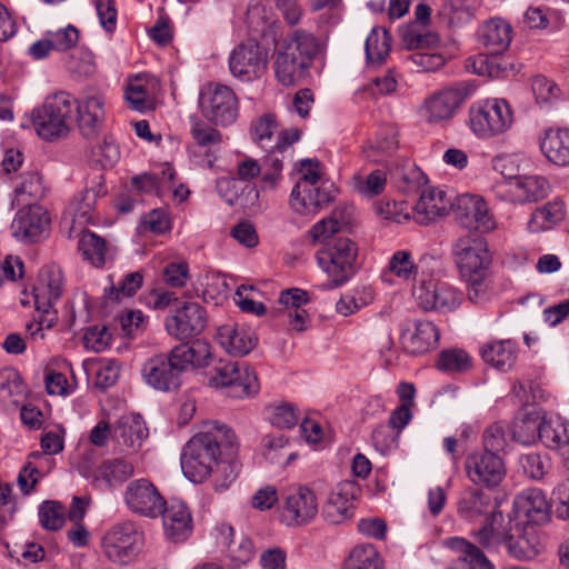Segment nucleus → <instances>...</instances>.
I'll list each match as a JSON object with an SVG mask.
<instances>
[{
	"label": "nucleus",
	"mask_w": 569,
	"mask_h": 569,
	"mask_svg": "<svg viewBox=\"0 0 569 569\" xmlns=\"http://www.w3.org/2000/svg\"><path fill=\"white\" fill-rule=\"evenodd\" d=\"M310 300L309 293L299 288H291L280 293L279 305L282 306L279 312L283 313L292 330L302 332L307 330L310 317L301 307Z\"/></svg>",
	"instance_id": "obj_33"
},
{
	"label": "nucleus",
	"mask_w": 569,
	"mask_h": 569,
	"mask_svg": "<svg viewBox=\"0 0 569 569\" xmlns=\"http://www.w3.org/2000/svg\"><path fill=\"white\" fill-rule=\"evenodd\" d=\"M470 128L476 136L490 139L508 132L515 122L511 106L505 99H487L469 111Z\"/></svg>",
	"instance_id": "obj_4"
},
{
	"label": "nucleus",
	"mask_w": 569,
	"mask_h": 569,
	"mask_svg": "<svg viewBox=\"0 0 569 569\" xmlns=\"http://www.w3.org/2000/svg\"><path fill=\"white\" fill-rule=\"evenodd\" d=\"M483 361L500 371H508L516 362V348L511 340H495L485 343L480 350Z\"/></svg>",
	"instance_id": "obj_39"
},
{
	"label": "nucleus",
	"mask_w": 569,
	"mask_h": 569,
	"mask_svg": "<svg viewBox=\"0 0 569 569\" xmlns=\"http://www.w3.org/2000/svg\"><path fill=\"white\" fill-rule=\"evenodd\" d=\"M50 221V216L43 207L29 204L17 212L11 223L12 234L20 241H37L47 232Z\"/></svg>",
	"instance_id": "obj_21"
},
{
	"label": "nucleus",
	"mask_w": 569,
	"mask_h": 569,
	"mask_svg": "<svg viewBox=\"0 0 569 569\" xmlns=\"http://www.w3.org/2000/svg\"><path fill=\"white\" fill-rule=\"evenodd\" d=\"M62 288L63 276L61 269L57 266L43 267L33 287L36 309L43 313H49L53 302L60 298Z\"/></svg>",
	"instance_id": "obj_26"
},
{
	"label": "nucleus",
	"mask_w": 569,
	"mask_h": 569,
	"mask_svg": "<svg viewBox=\"0 0 569 569\" xmlns=\"http://www.w3.org/2000/svg\"><path fill=\"white\" fill-rule=\"evenodd\" d=\"M402 42L408 49L423 51L439 42L438 34L433 32H421L416 27L406 30L402 33Z\"/></svg>",
	"instance_id": "obj_64"
},
{
	"label": "nucleus",
	"mask_w": 569,
	"mask_h": 569,
	"mask_svg": "<svg viewBox=\"0 0 569 569\" xmlns=\"http://www.w3.org/2000/svg\"><path fill=\"white\" fill-rule=\"evenodd\" d=\"M540 440L559 452L569 445V423L560 416L546 417L543 413Z\"/></svg>",
	"instance_id": "obj_44"
},
{
	"label": "nucleus",
	"mask_w": 569,
	"mask_h": 569,
	"mask_svg": "<svg viewBox=\"0 0 569 569\" xmlns=\"http://www.w3.org/2000/svg\"><path fill=\"white\" fill-rule=\"evenodd\" d=\"M465 469L471 482L486 487L498 486L506 476V467L502 459L492 452L469 455L466 458Z\"/></svg>",
	"instance_id": "obj_18"
},
{
	"label": "nucleus",
	"mask_w": 569,
	"mask_h": 569,
	"mask_svg": "<svg viewBox=\"0 0 569 569\" xmlns=\"http://www.w3.org/2000/svg\"><path fill=\"white\" fill-rule=\"evenodd\" d=\"M270 423L280 429L293 428L298 422V416L293 406L288 403L270 405L266 408Z\"/></svg>",
	"instance_id": "obj_57"
},
{
	"label": "nucleus",
	"mask_w": 569,
	"mask_h": 569,
	"mask_svg": "<svg viewBox=\"0 0 569 569\" xmlns=\"http://www.w3.org/2000/svg\"><path fill=\"white\" fill-rule=\"evenodd\" d=\"M173 358L178 360L183 372L189 369H200L208 367L213 358L212 348L204 340H194L191 343H181L172 349Z\"/></svg>",
	"instance_id": "obj_36"
},
{
	"label": "nucleus",
	"mask_w": 569,
	"mask_h": 569,
	"mask_svg": "<svg viewBox=\"0 0 569 569\" xmlns=\"http://www.w3.org/2000/svg\"><path fill=\"white\" fill-rule=\"evenodd\" d=\"M64 508L57 502H43L39 510L41 525L49 530H57L63 526Z\"/></svg>",
	"instance_id": "obj_61"
},
{
	"label": "nucleus",
	"mask_w": 569,
	"mask_h": 569,
	"mask_svg": "<svg viewBox=\"0 0 569 569\" xmlns=\"http://www.w3.org/2000/svg\"><path fill=\"white\" fill-rule=\"evenodd\" d=\"M445 545L458 553L455 567L451 569H492L491 562L475 545L462 538H449Z\"/></svg>",
	"instance_id": "obj_37"
},
{
	"label": "nucleus",
	"mask_w": 569,
	"mask_h": 569,
	"mask_svg": "<svg viewBox=\"0 0 569 569\" xmlns=\"http://www.w3.org/2000/svg\"><path fill=\"white\" fill-rule=\"evenodd\" d=\"M508 446V439L505 427L501 423H493L485 430L483 433V452H492L499 455L505 451Z\"/></svg>",
	"instance_id": "obj_62"
},
{
	"label": "nucleus",
	"mask_w": 569,
	"mask_h": 569,
	"mask_svg": "<svg viewBox=\"0 0 569 569\" xmlns=\"http://www.w3.org/2000/svg\"><path fill=\"white\" fill-rule=\"evenodd\" d=\"M73 111L74 99L67 92H58L32 111L33 127L44 140L61 138L69 132V120Z\"/></svg>",
	"instance_id": "obj_3"
},
{
	"label": "nucleus",
	"mask_w": 569,
	"mask_h": 569,
	"mask_svg": "<svg viewBox=\"0 0 569 569\" xmlns=\"http://www.w3.org/2000/svg\"><path fill=\"white\" fill-rule=\"evenodd\" d=\"M512 33V27L508 21L492 18L480 27L479 40L489 52L499 54L509 48Z\"/></svg>",
	"instance_id": "obj_35"
},
{
	"label": "nucleus",
	"mask_w": 569,
	"mask_h": 569,
	"mask_svg": "<svg viewBox=\"0 0 569 569\" xmlns=\"http://www.w3.org/2000/svg\"><path fill=\"white\" fill-rule=\"evenodd\" d=\"M104 98L101 93L92 92L74 100L77 126L80 133L87 139L96 138L103 124L106 110Z\"/></svg>",
	"instance_id": "obj_22"
},
{
	"label": "nucleus",
	"mask_w": 569,
	"mask_h": 569,
	"mask_svg": "<svg viewBox=\"0 0 569 569\" xmlns=\"http://www.w3.org/2000/svg\"><path fill=\"white\" fill-rule=\"evenodd\" d=\"M472 359L463 349L442 350L437 360V368L447 373H463L471 369Z\"/></svg>",
	"instance_id": "obj_49"
},
{
	"label": "nucleus",
	"mask_w": 569,
	"mask_h": 569,
	"mask_svg": "<svg viewBox=\"0 0 569 569\" xmlns=\"http://www.w3.org/2000/svg\"><path fill=\"white\" fill-rule=\"evenodd\" d=\"M200 108L203 117L214 124L228 126L238 117V99L224 84L206 86L200 93Z\"/></svg>",
	"instance_id": "obj_11"
},
{
	"label": "nucleus",
	"mask_w": 569,
	"mask_h": 569,
	"mask_svg": "<svg viewBox=\"0 0 569 569\" xmlns=\"http://www.w3.org/2000/svg\"><path fill=\"white\" fill-rule=\"evenodd\" d=\"M319 49L315 36L301 30L296 31L277 50L273 63L277 80L284 87L300 83Z\"/></svg>",
	"instance_id": "obj_2"
},
{
	"label": "nucleus",
	"mask_w": 569,
	"mask_h": 569,
	"mask_svg": "<svg viewBox=\"0 0 569 569\" xmlns=\"http://www.w3.org/2000/svg\"><path fill=\"white\" fill-rule=\"evenodd\" d=\"M343 569H385V562L376 547L365 543L350 551Z\"/></svg>",
	"instance_id": "obj_46"
},
{
	"label": "nucleus",
	"mask_w": 569,
	"mask_h": 569,
	"mask_svg": "<svg viewBox=\"0 0 569 569\" xmlns=\"http://www.w3.org/2000/svg\"><path fill=\"white\" fill-rule=\"evenodd\" d=\"M268 64V53L253 40L236 47L229 58V69L233 77L241 81L261 78Z\"/></svg>",
	"instance_id": "obj_14"
},
{
	"label": "nucleus",
	"mask_w": 569,
	"mask_h": 569,
	"mask_svg": "<svg viewBox=\"0 0 569 569\" xmlns=\"http://www.w3.org/2000/svg\"><path fill=\"white\" fill-rule=\"evenodd\" d=\"M412 295L422 310L439 313L456 310L462 301L456 287L433 274L422 276L413 287Z\"/></svg>",
	"instance_id": "obj_5"
},
{
	"label": "nucleus",
	"mask_w": 569,
	"mask_h": 569,
	"mask_svg": "<svg viewBox=\"0 0 569 569\" xmlns=\"http://www.w3.org/2000/svg\"><path fill=\"white\" fill-rule=\"evenodd\" d=\"M26 393V387L17 370L3 368L0 370V400L19 405Z\"/></svg>",
	"instance_id": "obj_48"
},
{
	"label": "nucleus",
	"mask_w": 569,
	"mask_h": 569,
	"mask_svg": "<svg viewBox=\"0 0 569 569\" xmlns=\"http://www.w3.org/2000/svg\"><path fill=\"white\" fill-rule=\"evenodd\" d=\"M228 387V395L232 398H249L259 392V381L256 372L243 363L241 373Z\"/></svg>",
	"instance_id": "obj_52"
},
{
	"label": "nucleus",
	"mask_w": 569,
	"mask_h": 569,
	"mask_svg": "<svg viewBox=\"0 0 569 569\" xmlns=\"http://www.w3.org/2000/svg\"><path fill=\"white\" fill-rule=\"evenodd\" d=\"M385 171L375 170L368 176L356 174L352 177V186L357 192L365 197H375L381 193L386 187Z\"/></svg>",
	"instance_id": "obj_55"
},
{
	"label": "nucleus",
	"mask_w": 569,
	"mask_h": 569,
	"mask_svg": "<svg viewBox=\"0 0 569 569\" xmlns=\"http://www.w3.org/2000/svg\"><path fill=\"white\" fill-rule=\"evenodd\" d=\"M42 451H34L29 455V459L18 476V485L24 495H28L39 480L40 471L37 460L44 455H57L63 450V436L60 431H48L41 437Z\"/></svg>",
	"instance_id": "obj_24"
},
{
	"label": "nucleus",
	"mask_w": 569,
	"mask_h": 569,
	"mask_svg": "<svg viewBox=\"0 0 569 569\" xmlns=\"http://www.w3.org/2000/svg\"><path fill=\"white\" fill-rule=\"evenodd\" d=\"M520 465L523 472L535 480L542 479L551 466L548 456L536 452L521 456Z\"/></svg>",
	"instance_id": "obj_60"
},
{
	"label": "nucleus",
	"mask_w": 569,
	"mask_h": 569,
	"mask_svg": "<svg viewBox=\"0 0 569 569\" xmlns=\"http://www.w3.org/2000/svg\"><path fill=\"white\" fill-rule=\"evenodd\" d=\"M46 194L42 177L37 171L23 172L14 186V197L18 203L38 201Z\"/></svg>",
	"instance_id": "obj_45"
},
{
	"label": "nucleus",
	"mask_w": 569,
	"mask_h": 569,
	"mask_svg": "<svg viewBox=\"0 0 569 569\" xmlns=\"http://www.w3.org/2000/svg\"><path fill=\"white\" fill-rule=\"evenodd\" d=\"M98 199L96 189H87L71 200L64 211L63 218L70 220L71 223L80 227L88 223L92 217Z\"/></svg>",
	"instance_id": "obj_43"
},
{
	"label": "nucleus",
	"mask_w": 569,
	"mask_h": 569,
	"mask_svg": "<svg viewBox=\"0 0 569 569\" xmlns=\"http://www.w3.org/2000/svg\"><path fill=\"white\" fill-rule=\"evenodd\" d=\"M143 276L140 271L128 273L118 286H111L106 292L110 300H120L133 296L142 286Z\"/></svg>",
	"instance_id": "obj_59"
},
{
	"label": "nucleus",
	"mask_w": 569,
	"mask_h": 569,
	"mask_svg": "<svg viewBox=\"0 0 569 569\" xmlns=\"http://www.w3.org/2000/svg\"><path fill=\"white\" fill-rule=\"evenodd\" d=\"M217 539L224 547L226 558L230 566L239 568L247 565L253 557L252 541L242 533L236 535L232 527L221 523L217 527Z\"/></svg>",
	"instance_id": "obj_27"
},
{
	"label": "nucleus",
	"mask_w": 569,
	"mask_h": 569,
	"mask_svg": "<svg viewBox=\"0 0 569 569\" xmlns=\"http://www.w3.org/2000/svg\"><path fill=\"white\" fill-rule=\"evenodd\" d=\"M163 528L166 535L176 541L184 540L192 530L191 512L187 505L180 500H171L164 506Z\"/></svg>",
	"instance_id": "obj_34"
},
{
	"label": "nucleus",
	"mask_w": 569,
	"mask_h": 569,
	"mask_svg": "<svg viewBox=\"0 0 569 569\" xmlns=\"http://www.w3.org/2000/svg\"><path fill=\"white\" fill-rule=\"evenodd\" d=\"M565 203L561 200H552L537 208L529 221L528 230L532 233L550 230L565 219Z\"/></svg>",
	"instance_id": "obj_41"
},
{
	"label": "nucleus",
	"mask_w": 569,
	"mask_h": 569,
	"mask_svg": "<svg viewBox=\"0 0 569 569\" xmlns=\"http://www.w3.org/2000/svg\"><path fill=\"white\" fill-rule=\"evenodd\" d=\"M279 131L277 119L267 113L259 117L251 124L252 140L263 149H274L273 136Z\"/></svg>",
	"instance_id": "obj_51"
},
{
	"label": "nucleus",
	"mask_w": 569,
	"mask_h": 569,
	"mask_svg": "<svg viewBox=\"0 0 569 569\" xmlns=\"http://www.w3.org/2000/svg\"><path fill=\"white\" fill-rule=\"evenodd\" d=\"M191 134L196 143L204 149L207 156H210L223 140L219 130L204 123H196L191 129Z\"/></svg>",
	"instance_id": "obj_58"
},
{
	"label": "nucleus",
	"mask_w": 569,
	"mask_h": 569,
	"mask_svg": "<svg viewBox=\"0 0 569 569\" xmlns=\"http://www.w3.org/2000/svg\"><path fill=\"white\" fill-rule=\"evenodd\" d=\"M358 248L349 238H337L317 253L319 267L333 287L345 283L355 272Z\"/></svg>",
	"instance_id": "obj_6"
},
{
	"label": "nucleus",
	"mask_w": 569,
	"mask_h": 569,
	"mask_svg": "<svg viewBox=\"0 0 569 569\" xmlns=\"http://www.w3.org/2000/svg\"><path fill=\"white\" fill-rule=\"evenodd\" d=\"M450 207L451 202L443 190L427 187L421 191L413 208V218L420 224H428L447 214Z\"/></svg>",
	"instance_id": "obj_30"
},
{
	"label": "nucleus",
	"mask_w": 569,
	"mask_h": 569,
	"mask_svg": "<svg viewBox=\"0 0 569 569\" xmlns=\"http://www.w3.org/2000/svg\"><path fill=\"white\" fill-rule=\"evenodd\" d=\"M460 277L467 284V295L470 301L482 303L492 297L490 270H480Z\"/></svg>",
	"instance_id": "obj_47"
},
{
	"label": "nucleus",
	"mask_w": 569,
	"mask_h": 569,
	"mask_svg": "<svg viewBox=\"0 0 569 569\" xmlns=\"http://www.w3.org/2000/svg\"><path fill=\"white\" fill-rule=\"evenodd\" d=\"M207 326L203 307L194 301L184 302L176 315L167 318L166 328L174 338L182 340L201 333Z\"/></svg>",
	"instance_id": "obj_19"
},
{
	"label": "nucleus",
	"mask_w": 569,
	"mask_h": 569,
	"mask_svg": "<svg viewBox=\"0 0 569 569\" xmlns=\"http://www.w3.org/2000/svg\"><path fill=\"white\" fill-rule=\"evenodd\" d=\"M493 186L496 196L505 201L535 202L548 194L549 183L541 176H506Z\"/></svg>",
	"instance_id": "obj_12"
},
{
	"label": "nucleus",
	"mask_w": 569,
	"mask_h": 569,
	"mask_svg": "<svg viewBox=\"0 0 569 569\" xmlns=\"http://www.w3.org/2000/svg\"><path fill=\"white\" fill-rule=\"evenodd\" d=\"M471 93L467 83H456L429 94L419 107V117L428 124H439L453 118Z\"/></svg>",
	"instance_id": "obj_7"
},
{
	"label": "nucleus",
	"mask_w": 569,
	"mask_h": 569,
	"mask_svg": "<svg viewBox=\"0 0 569 569\" xmlns=\"http://www.w3.org/2000/svg\"><path fill=\"white\" fill-rule=\"evenodd\" d=\"M519 522L516 527H509L503 533V543L508 552L518 560H532L545 549L537 528L527 525L520 531Z\"/></svg>",
	"instance_id": "obj_25"
},
{
	"label": "nucleus",
	"mask_w": 569,
	"mask_h": 569,
	"mask_svg": "<svg viewBox=\"0 0 569 569\" xmlns=\"http://www.w3.org/2000/svg\"><path fill=\"white\" fill-rule=\"evenodd\" d=\"M142 533L132 522H122L109 529L101 540L103 555L112 562L127 565L139 553Z\"/></svg>",
	"instance_id": "obj_8"
},
{
	"label": "nucleus",
	"mask_w": 569,
	"mask_h": 569,
	"mask_svg": "<svg viewBox=\"0 0 569 569\" xmlns=\"http://www.w3.org/2000/svg\"><path fill=\"white\" fill-rule=\"evenodd\" d=\"M490 497L479 489H466L458 501V513L463 519L475 521L480 517L492 515Z\"/></svg>",
	"instance_id": "obj_38"
},
{
	"label": "nucleus",
	"mask_w": 569,
	"mask_h": 569,
	"mask_svg": "<svg viewBox=\"0 0 569 569\" xmlns=\"http://www.w3.org/2000/svg\"><path fill=\"white\" fill-rule=\"evenodd\" d=\"M217 340L230 355L247 356L257 345L254 332L244 326L228 323L218 328Z\"/></svg>",
	"instance_id": "obj_32"
},
{
	"label": "nucleus",
	"mask_w": 569,
	"mask_h": 569,
	"mask_svg": "<svg viewBox=\"0 0 569 569\" xmlns=\"http://www.w3.org/2000/svg\"><path fill=\"white\" fill-rule=\"evenodd\" d=\"M390 41L391 38L386 29H372L365 46L368 61L371 63L382 62L390 51Z\"/></svg>",
	"instance_id": "obj_50"
},
{
	"label": "nucleus",
	"mask_w": 569,
	"mask_h": 569,
	"mask_svg": "<svg viewBox=\"0 0 569 569\" xmlns=\"http://www.w3.org/2000/svg\"><path fill=\"white\" fill-rule=\"evenodd\" d=\"M453 262L460 276L490 270L492 254L488 241L478 234H462L458 237L451 247Z\"/></svg>",
	"instance_id": "obj_9"
},
{
	"label": "nucleus",
	"mask_w": 569,
	"mask_h": 569,
	"mask_svg": "<svg viewBox=\"0 0 569 569\" xmlns=\"http://www.w3.org/2000/svg\"><path fill=\"white\" fill-rule=\"evenodd\" d=\"M148 435V428L140 415H123L112 426V441L121 452H138Z\"/></svg>",
	"instance_id": "obj_23"
},
{
	"label": "nucleus",
	"mask_w": 569,
	"mask_h": 569,
	"mask_svg": "<svg viewBox=\"0 0 569 569\" xmlns=\"http://www.w3.org/2000/svg\"><path fill=\"white\" fill-rule=\"evenodd\" d=\"M134 475V467L124 459H111L103 461L94 471V482L104 488L122 483Z\"/></svg>",
	"instance_id": "obj_40"
},
{
	"label": "nucleus",
	"mask_w": 569,
	"mask_h": 569,
	"mask_svg": "<svg viewBox=\"0 0 569 569\" xmlns=\"http://www.w3.org/2000/svg\"><path fill=\"white\" fill-rule=\"evenodd\" d=\"M318 515L316 493L305 485H292L282 493L280 521L288 527H301Z\"/></svg>",
	"instance_id": "obj_10"
},
{
	"label": "nucleus",
	"mask_w": 569,
	"mask_h": 569,
	"mask_svg": "<svg viewBox=\"0 0 569 569\" xmlns=\"http://www.w3.org/2000/svg\"><path fill=\"white\" fill-rule=\"evenodd\" d=\"M79 250L83 258L94 266H101L104 262V240L90 231L81 233Z\"/></svg>",
	"instance_id": "obj_54"
},
{
	"label": "nucleus",
	"mask_w": 569,
	"mask_h": 569,
	"mask_svg": "<svg viewBox=\"0 0 569 569\" xmlns=\"http://www.w3.org/2000/svg\"><path fill=\"white\" fill-rule=\"evenodd\" d=\"M123 501L131 512L148 518L161 516L167 505L159 489L147 478L130 481L123 491Z\"/></svg>",
	"instance_id": "obj_13"
},
{
	"label": "nucleus",
	"mask_w": 569,
	"mask_h": 569,
	"mask_svg": "<svg viewBox=\"0 0 569 569\" xmlns=\"http://www.w3.org/2000/svg\"><path fill=\"white\" fill-rule=\"evenodd\" d=\"M361 495L360 486L352 480L339 482L328 495L322 517L331 525H342L355 515V502Z\"/></svg>",
	"instance_id": "obj_17"
},
{
	"label": "nucleus",
	"mask_w": 569,
	"mask_h": 569,
	"mask_svg": "<svg viewBox=\"0 0 569 569\" xmlns=\"http://www.w3.org/2000/svg\"><path fill=\"white\" fill-rule=\"evenodd\" d=\"M543 413L533 408L519 417L512 427L513 438L522 445H532L540 439Z\"/></svg>",
	"instance_id": "obj_42"
},
{
	"label": "nucleus",
	"mask_w": 569,
	"mask_h": 569,
	"mask_svg": "<svg viewBox=\"0 0 569 569\" xmlns=\"http://www.w3.org/2000/svg\"><path fill=\"white\" fill-rule=\"evenodd\" d=\"M238 439L224 425H211L194 435L184 446L181 467L184 476L193 482H202L223 457H236Z\"/></svg>",
	"instance_id": "obj_1"
},
{
	"label": "nucleus",
	"mask_w": 569,
	"mask_h": 569,
	"mask_svg": "<svg viewBox=\"0 0 569 569\" xmlns=\"http://www.w3.org/2000/svg\"><path fill=\"white\" fill-rule=\"evenodd\" d=\"M438 341V328L427 320L415 321L412 328L406 329L401 335L402 346L411 355H423L435 349Z\"/></svg>",
	"instance_id": "obj_31"
},
{
	"label": "nucleus",
	"mask_w": 569,
	"mask_h": 569,
	"mask_svg": "<svg viewBox=\"0 0 569 569\" xmlns=\"http://www.w3.org/2000/svg\"><path fill=\"white\" fill-rule=\"evenodd\" d=\"M332 193L333 186L329 182L296 184L290 194V208L300 216L312 217L332 200Z\"/></svg>",
	"instance_id": "obj_20"
},
{
	"label": "nucleus",
	"mask_w": 569,
	"mask_h": 569,
	"mask_svg": "<svg viewBox=\"0 0 569 569\" xmlns=\"http://www.w3.org/2000/svg\"><path fill=\"white\" fill-rule=\"evenodd\" d=\"M402 42L408 49L423 51L439 42L438 34L433 32H421L416 27L406 30L402 33Z\"/></svg>",
	"instance_id": "obj_63"
},
{
	"label": "nucleus",
	"mask_w": 569,
	"mask_h": 569,
	"mask_svg": "<svg viewBox=\"0 0 569 569\" xmlns=\"http://www.w3.org/2000/svg\"><path fill=\"white\" fill-rule=\"evenodd\" d=\"M531 90L536 102L540 106H550L560 99L561 91L559 87L543 76H537L532 79Z\"/></svg>",
	"instance_id": "obj_56"
},
{
	"label": "nucleus",
	"mask_w": 569,
	"mask_h": 569,
	"mask_svg": "<svg viewBox=\"0 0 569 569\" xmlns=\"http://www.w3.org/2000/svg\"><path fill=\"white\" fill-rule=\"evenodd\" d=\"M455 216L457 222L470 231L489 233L498 227L488 203L477 194L466 193L458 197Z\"/></svg>",
	"instance_id": "obj_15"
},
{
	"label": "nucleus",
	"mask_w": 569,
	"mask_h": 569,
	"mask_svg": "<svg viewBox=\"0 0 569 569\" xmlns=\"http://www.w3.org/2000/svg\"><path fill=\"white\" fill-rule=\"evenodd\" d=\"M538 143L543 157L555 166H569V129L550 127L539 134Z\"/></svg>",
	"instance_id": "obj_29"
},
{
	"label": "nucleus",
	"mask_w": 569,
	"mask_h": 569,
	"mask_svg": "<svg viewBox=\"0 0 569 569\" xmlns=\"http://www.w3.org/2000/svg\"><path fill=\"white\" fill-rule=\"evenodd\" d=\"M513 512L519 523H541L548 519L549 505L541 490L528 489L516 497Z\"/></svg>",
	"instance_id": "obj_28"
},
{
	"label": "nucleus",
	"mask_w": 569,
	"mask_h": 569,
	"mask_svg": "<svg viewBox=\"0 0 569 569\" xmlns=\"http://www.w3.org/2000/svg\"><path fill=\"white\" fill-rule=\"evenodd\" d=\"M170 350L157 353L147 359L142 367L144 381L159 391H173L181 386L183 369Z\"/></svg>",
	"instance_id": "obj_16"
},
{
	"label": "nucleus",
	"mask_w": 569,
	"mask_h": 569,
	"mask_svg": "<svg viewBox=\"0 0 569 569\" xmlns=\"http://www.w3.org/2000/svg\"><path fill=\"white\" fill-rule=\"evenodd\" d=\"M239 467L236 457H223L214 466L212 476L213 487L216 491L227 490L236 480Z\"/></svg>",
	"instance_id": "obj_53"
}]
</instances>
